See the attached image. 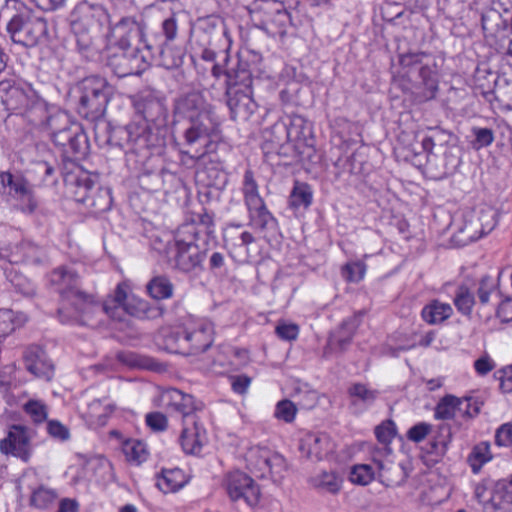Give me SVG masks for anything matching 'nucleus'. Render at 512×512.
<instances>
[{
  "label": "nucleus",
  "instance_id": "obj_1",
  "mask_svg": "<svg viewBox=\"0 0 512 512\" xmlns=\"http://www.w3.org/2000/svg\"><path fill=\"white\" fill-rule=\"evenodd\" d=\"M135 118L125 126L111 127L106 144L134 153L161 149L166 144L168 108L160 92L144 89L131 96Z\"/></svg>",
  "mask_w": 512,
  "mask_h": 512
},
{
  "label": "nucleus",
  "instance_id": "obj_9",
  "mask_svg": "<svg viewBox=\"0 0 512 512\" xmlns=\"http://www.w3.org/2000/svg\"><path fill=\"white\" fill-rule=\"evenodd\" d=\"M220 122L214 111H204L200 117L189 121V126L184 131L185 144L194 148V153L183 151L191 159L200 160L204 158L211 145V138L218 135Z\"/></svg>",
  "mask_w": 512,
  "mask_h": 512
},
{
  "label": "nucleus",
  "instance_id": "obj_57",
  "mask_svg": "<svg viewBox=\"0 0 512 512\" xmlns=\"http://www.w3.org/2000/svg\"><path fill=\"white\" fill-rule=\"evenodd\" d=\"M350 481L359 485H367L374 478L373 469L369 465H356L351 469Z\"/></svg>",
  "mask_w": 512,
  "mask_h": 512
},
{
  "label": "nucleus",
  "instance_id": "obj_8",
  "mask_svg": "<svg viewBox=\"0 0 512 512\" xmlns=\"http://www.w3.org/2000/svg\"><path fill=\"white\" fill-rule=\"evenodd\" d=\"M79 93L77 112L83 118L95 121L104 116L112 87L98 75L84 78L77 84Z\"/></svg>",
  "mask_w": 512,
  "mask_h": 512
},
{
  "label": "nucleus",
  "instance_id": "obj_23",
  "mask_svg": "<svg viewBox=\"0 0 512 512\" xmlns=\"http://www.w3.org/2000/svg\"><path fill=\"white\" fill-rule=\"evenodd\" d=\"M204 111H213L208 108L205 103L203 95L199 92L193 91L186 93L176 99L174 105V112L178 116L187 118L189 121L200 117Z\"/></svg>",
  "mask_w": 512,
  "mask_h": 512
},
{
  "label": "nucleus",
  "instance_id": "obj_54",
  "mask_svg": "<svg viewBox=\"0 0 512 512\" xmlns=\"http://www.w3.org/2000/svg\"><path fill=\"white\" fill-rule=\"evenodd\" d=\"M367 266L363 261L348 262L342 267V277L347 282L358 283L366 273Z\"/></svg>",
  "mask_w": 512,
  "mask_h": 512
},
{
  "label": "nucleus",
  "instance_id": "obj_10",
  "mask_svg": "<svg viewBox=\"0 0 512 512\" xmlns=\"http://www.w3.org/2000/svg\"><path fill=\"white\" fill-rule=\"evenodd\" d=\"M64 181L75 201L97 211H105L110 207L109 192L101 189L89 173L79 170L78 174L65 175Z\"/></svg>",
  "mask_w": 512,
  "mask_h": 512
},
{
  "label": "nucleus",
  "instance_id": "obj_62",
  "mask_svg": "<svg viewBox=\"0 0 512 512\" xmlns=\"http://www.w3.org/2000/svg\"><path fill=\"white\" fill-rule=\"evenodd\" d=\"M178 15L173 13L163 20L161 29L165 40L163 42L170 43L175 40L178 32Z\"/></svg>",
  "mask_w": 512,
  "mask_h": 512
},
{
  "label": "nucleus",
  "instance_id": "obj_21",
  "mask_svg": "<svg viewBox=\"0 0 512 512\" xmlns=\"http://www.w3.org/2000/svg\"><path fill=\"white\" fill-rule=\"evenodd\" d=\"M25 368L35 377L50 381L54 375V366L46 352L37 345L26 348L23 354Z\"/></svg>",
  "mask_w": 512,
  "mask_h": 512
},
{
  "label": "nucleus",
  "instance_id": "obj_24",
  "mask_svg": "<svg viewBox=\"0 0 512 512\" xmlns=\"http://www.w3.org/2000/svg\"><path fill=\"white\" fill-rule=\"evenodd\" d=\"M299 449L308 459L321 460L332 451V444L326 434L307 433L300 440Z\"/></svg>",
  "mask_w": 512,
  "mask_h": 512
},
{
  "label": "nucleus",
  "instance_id": "obj_42",
  "mask_svg": "<svg viewBox=\"0 0 512 512\" xmlns=\"http://www.w3.org/2000/svg\"><path fill=\"white\" fill-rule=\"evenodd\" d=\"M124 310L139 319H152L161 315L160 308L151 306L147 301L142 299H130Z\"/></svg>",
  "mask_w": 512,
  "mask_h": 512
},
{
  "label": "nucleus",
  "instance_id": "obj_25",
  "mask_svg": "<svg viewBox=\"0 0 512 512\" xmlns=\"http://www.w3.org/2000/svg\"><path fill=\"white\" fill-rule=\"evenodd\" d=\"M182 425L180 444L184 452L193 455L199 454L206 441V430L199 420H196L195 424L184 423Z\"/></svg>",
  "mask_w": 512,
  "mask_h": 512
},
{
  "label": "nucleus",
  "instance_id": "obj_33",
  "mask_svg": "<svg viewBox=\"0 0 512 512\" xmlns=\"http://www.w3.org/2000/svg\"><path fill=\"white\" fill-rule=\"evenodd\" d=\"M481 24L486 38H498L508 27L507 20L494 8H488L483 11Z\"/></svg>",
  "mask_w": 512,
  "mask_h": 512
},
{
  "label": "nucleus",
  "instance_id": "obj_20",
  "mask_svg": "<svg viewBox=\"0 0 512 512\" xmlns=\"http://www.w3.org/2000/svg\"><path fill=\"white\" fill-rule=\"evenodd\" d=\"M164 397L168 400L167 407L182 415V424H195V421L199 420L197 412L203 409V403L196 401L192 395L173 388L168 390Z\"/></svg>",
  "mask_w": 512,
  "mask_h": 512
},
{
  "label": "nucleus",
  "instance_id": "obj_44",
  "mask_svg": "<svg viewBox=\"0 0 512 512\" xmlns=\"http://www.w3.org/2000/svg\"><path fill=\"white\" fill-rule=\"evenodd\" d=\"M492 459L489 442L475 445L468 456V463L473 473H478L482 466Z\"/></svg>",
  "mask_w": 512,
  "mask_h": 512
},
{
  "label": "nucleus",
  "instance_id": "obj_41",
  "mask_svg": "<svg viewBox=\"0 0 512 512\" xmlns=\"http://www.w3.org/2000/svg\"><path fill=\"white\" fill-rule=\"evenodd\" d=\"M378 394L377 390L370 389L362 383H354L348 388V395L354 406L362 405L366 408L374 403Z\"/></svg>",
  "mask_w": 512,
  "mask_h": 512
},
{
  "label": "nucleus",
  "instance_id": "obj_2",
  "mask_svg": "<svg viewBox=\"0 0 512 512\" xmlns=\"http://www.w3.org/2000/svg\"><path fill=\"white\" fill-rule=\"evenodd\" d=\"M49 283L60 295L62 306L57 313L63 324L88 325L93 315L110 313L108 303L101 304L93 294L79 288V276L70 267L55 268L49 274Z\"/></svg>",
  "mask_w": 512,
  "mask_h": 512
},
{
  "label": "nucleus",
  "instance_id": "obj_60",
  "mask_svg": "<svg viewBox=\"0 0 512 512\" xmlns=\"http://www.w3.org/2000/svg\"><path fill=\"white\" fill-rule=\"evenodd\" d=\"M18 208L25 214H33L38 208V200L35 196L33 187L26 190L25 194L17 198Z\"/></svg>",
  "mask_w": 512,
  "mask_h": 512
},
{
  "label": "nucleus",
  "instance_id": "obj_55",
  "mask_svg": "<svg viewBox=\"0 0 512 512\" xmlns=\"http://www.w3.org/2000/svg\"><path fill=\"white\" fill-rule=\"evenodd\" d=\"M296 413V405L288 399H283L276 404L274 416L285 423H291L294 421Z\"/></svg>",
  "mask_w": 512,
  "mask_h": 512
},
{
  "label": "nucleus",
  "instance_id": "obj_40",
  "mask_svg": "<svg viewBox=\"0 0 512 512\" xmlns=\"http://www.w3.org/2000/svg\"><path fill=\"white\" fill-rule=\"evenodd\" d=\"M118 360L133 368L150 371H160L162 369V364L155 359L134 352H121L118 354Z\"/></svg>",
  "mask_w": 512,
  "mask_h": 512
},
{
  "label": "nucleus",
  "instance_id": "obj_53",
  "mask_svg": "<svg viewBox=\"0 0 512 512\" xmlns=\"http://www.w3.org/2000/svg\"><path fill=\"white\" fill-rule=\"evenodd\" d=\"M474 303V295L470 292L468 287L460 286L457 289L454 298V305L456 306L457 310L463 315H469L472 311Z\"/></svg>",
  "mask_w": 512,
  "mask_h": 512
},
{
  "label": "nucleus",
  "instance_id": "obj_3",
  "mask_svg": "<svg viewBox=\"0 0 512 512\" xmlns=\"http://www.w3.org/2000/svg\"><path fill=\"white\" fill-rule=\"evenodd\" d=\"M429 131L430 134L421 139L420 150L409 149L406 159L418 168L425 167L432 177L441 179L457 170L461 163V151L450 132L440 128Z\"/></svg>",
  "mask_w": 512,
  "mask_h": 512
},
{
  "label": "nucleus",
  "instance_id": "obj_22",
  "mask_svg": "<svg viewBox=\"0 0 512 512\" xmlns=\"http://www.w3.org/2000/svg\"><path fill=\"white\" fill-rule=\"evenodd\" d=\"M175 255L172 267L183 273H190L197 268H202V263L207 256V249L200 246H174Z\"/></svg>",
  "mask_w": 512,
  "mask_h": 512
},
{
  "label": "nucleus",
  "instance_id": "obj_5",
  "mask_svg": "<svg viewBox=\"0 0 512 512\" xmlns=\"http://www.w3.org/2000/svg\"><path fill=\"white\" fill-rule=\"evenodd\" d=\"M46 110V102L30 86L15 79L0 81V116L4 112L27 116L38 125L43 122Z\"/></svg>",
  "mask_w": 512,
  "mask_h": 512
},
{
  "label": "nucleus",
  "instance_id": "obj_63",
  "mask_svg": "<svg viewBox=\"0 0 512 512\" xmlns=\"http://www.w3.org/2000/svg\"><path fill=\"white\" fill-rule=\"evenodd\" d=\"M431 430H432L431 424L426 423V422H419V423L415 424L414 426H412L407 431L406 436L410 441L419 443L426 438V436L431 432Z\"/></svg>",
  "mask_w": 512,
  "mask_h": 512
},
{
  "label": "nucleus",
  "instance_id": "obj_30",
  "mask_svg": "<svg viewBox=\"0 0 512 512\" xmlns=\"http://www.w3.org/2000/svg\"><path fill=\"white\" fill-rule=\"evenodd\" d=\"M185 324L172 327L163 333V345L170 353L189 356Z\"/></svg>",
  "mask_w": 512,
  "mask_h": 512
},
{
  "label": "nucleus",
  "instance_id": "obj_35",
  "mask_svg": "<svg viewBox=\"0 0 512 512\" xmlns=\"http://www.w3.org/2000/svg\"><path fill=\"white\" fill-rule=\"evenodd\" d=\"M71 29L75 37L78 51L86 58L93 57L97 52L95 39L98 33L83 27L77 30L76 24L73 23H71Z\"/></svg>",
  "mask_w": 512,
  "mask_h": 512
},
{
  "label": "nucleus",
  "instance_id": "obj_51",
  "mask_svg": "<svg viewBox=\"0 0 512 512\" xmlns=\"http://www.w3.org/2000/svg\"><path fill=\"white\" fill-rule=\"evenodd\" d=\"M123 452L129 461L141 463L146 460V445L139 440H127L123 443Z\"/></svg>",
  "mask_w": 512,
  "mask_h": 512
},
{
  "label": "nucleus",
  "instance_id": "obj_27",
  "mask_svg": "<svg viewBox=\"0 0 512 512\" xmlns=\"http://www.w3.org/2000/svg\"><path fill=\"white\" fill-rule=\"evenodd\" d=\"M283 129L287 141L296 143L297 148H300L301 144H308V142L313 141L311 125L301 115L293 114L289 116V121L283 125Z\"/></svg>",
  "mask_w": 512,
  "mask_h": 512
},
{
  "label": "nucleus",
  "instance_id": "obj_43",
  "mask_svg": "<svg viewBox=\"0 0 512 512\" xmlns=\"http://www.w3.org/2000/svg\"><path fill=\"white\" fill-rule=\"evenodd\" d=\"M462 402L460 398L453 395L444 396L435 407V418L441 420H449L454 418L456 412L461 413Z\"/></svg>",
  "mask_w": 512,
  "mask_h": 512
},
{
  "label": "nucleus",
  "instance_id": "obj_59",
  "mask_svg": "<svg viewBox=\"0 0 512 512\" xmlns=\"http://www.w3.org/2000/svg\"><path fill=\"white\" fill-rule=\"evenodd\" d=\"M162 173V170L158 172L142 173L139 177L141 187L151 192L158 191L163 183Z\"/></svg>",
  "mask_w": 512,
  "mask_h": 512
},
{
  "label": "nucleus",
  "instance_id": "obj_39",
  "mask_svg": "<svg viewBox=\"0 0 512 512\" xmlns=\"http://www.w3.org/2000/svg\"><path fill=\"white\" fill-rule=\"evenodd\" d=\"M146 289L152 298L163 300L173 296L174 285L167 276L158 275L147 283Z\"/></svg>",
  "mask_w": 512,
  "mask_h": 512
},
{
  "label": "nucleus",
  "instance_id": "obj_45",
  "mask_svg": "<svg viewBox=\"0 0 512 512\" xmlns=\"http://www.w3.org/2000/svg\"><path fill=\"white\" fill-rule=\"evenodd\" d=\"M172 238L174 240V246H199V230L191 223L181 225L178 228L176 235Z\"/></svg>",
  "mask_w": 512,
  "mask_h": 512
},
{
  "label": "nucleus",
  "instance_id": "obj_26",
  "mask_svg": "<svg viewBox=\"0 0 512 512\" xmlns=\"http://www.w3.org/2000/svg\"><path fill=\"white\" fill-rule=\"evenodd\" d=\"M145 49L151 53L157 52L160 56L162 66L166 69L179 68L184 62V50L180 47H174L170 45V43L145 42Z\"/></svg>",
  "mask_w": 512,
  "mask_h": 512
},
{
  "label": "nucleus",
  "instance_id": "obj_50",
  "mask_svg": "<svg viewBox=\"0 0 512 512\" xmlns=\"http://www.w3.org/2000/svg\"><path fill=\"white\" fill-rule=\"evenodd\" d=\"M496 482L491 479H484L475 484L474 498L482 505L483 512L488 511V505L492 504V492Z\"/></svg>",
  "mask_w": 512,
  "mask_h": 512
},
{
  "label": "nucleus",
  "instance_id": "obj_47",
  "mask_svg": "<svg viewBox=\"0 0 512 512\" xmlns=\"http://www.w3.org/2000/svg\"><path fill=\"white\" fill-rule=\"evenodd\" d=\"M22 314L17 315L11 309H0V337H6L12 333L17 326L24 323Z\"/></svg>",
  "mask_w": 512,
  "mask_h": 512
},
{
  "label": "nucleus",
  "instance_id": "obj_46",
  "mask_svg": "<svg viewBox=\"0 0 512 512\" xmlns=\"http://www.w3.org/2000/svg\"><path fill=\"white\" fill-rule=\"evenodd\" d=\"M58 499L56 490L45 488L43 486L32 492L30 497V506L37 509H46L53 506Z\"/></svg>",
  "mask_w": 512,
  "mask_h": 512
},
{
  "label": "nucleus",
  "instance_id": "obj_15",
  "mask_svg": "<svg viewBox=\"0 0 512 512\" xmlns=\"http://www.w3.org/2000/svg\"><path fill=\"white\" fill-rule=\"evenodd\" d=\"M225 487L229 498L234 502L242 500L249 507H254L259 502L260 489L244 472L233 471L227 474Z\"/></svg>",
  "mask_w": 512,
  "mask_h": 512
},
{
  "label": "nucleus",
  "instance_id": "obj_29",
  "mask_svg": "<svg viewBox=\"0 0 512 512\" xmlns=\"http://www.w3.org/2000/svg\"><path fill=\"white\" fill-rule=\"evenodd\" d=\"M45 257L43 248L39 247L35 243L23 240L16 244L11 251L10 262H26L31 264L42 263Z\"/></svg>",
  "mask_w": 512,
  "mask_h": 512
},
{
  "label": "nucleus",
  "instance_id": "obj_56",
  "mask_svg": "<svg viewBox=\"0 0 512 512\" xmlns=\"http://www.w3.org/2000/svg\"><path fill=\"white\" fill-rule=\"evenodd\" d=\"M24 411L31 417L34 423H42L48 417L47 406L38 400H29L24 405Z\"/></svg>",
  "mask_w": 512,
  "mask_h": 512
},
{
  "label": "nucleus",
  "instance_id": "obj_58",
  "mask_svg": "<svg viewBox=\"0 0 512 512\" xmlns=\"http://www.w3.org/2000/svg\"><path fill=\"white\" fill-rule=\"evenodd\" d=\"M396 433V425L392 420H385L375 428L377 440L384 445H389Z\"/></svg>",
  "mask_w": 512,
  "mask_h": 512
},
{
  "label": "nucleus",
  "instance_id": "obj_64",
  "mask_svg": "<svg viewBox=\"0 0 512 512\" xmlns=\"http://www.w3.org/2000/svg\"><path fill=\"white\" fill-rule=\"evenodd\" d=\"M495 444L499 447H507L512 444V423L500 425L495 431Z\"/></svg>",
  "mask_w": 512,
  "mask_h": 512
},
{
  "label": "nucleus",
  "instance_id": "obj_13",
  "mask_svg": "<svg viewBox=\"0 0 512 512\" xmlns=\"http://www.w3.org/2000/svg\"><path fill=\"white\" fill-rule=\"evenodd\" d=\"M248 461L251 471L256 477L271 478L274 482L283 477V472L286 469L284 457L266 447L252 449Z\"/></svg>",
  "mask_w": 512,
  "mask_h": 512
},
{
  "label": "nucleus",
  "instance_id": "obj_18",
  "mask_svg": "<svg viewBox=\"0 0 512 512\" xmlns=\"http://www.w3.org/2000/svg\"><path fill=\"white\" fill-rule=\"evenodd\" d=\"M247 10L251 16H255L262 24H275L284 27L290 19L283 2L278 0H254Z\"/></svg>",
  "mask_w": 512,
  "mask_h": 512
},
{
  "label": "nucleus",
  "instance_id": "obj_37",
  "mask_svg": "<svg viewBox=\"0 0 512 512\" xmlns=\"http://www.w3.org/2000/svg\"><path fill=\"white\" fill-rule=\"evenodd\" d=\"M358 327V319L356 317H350L345 319L337 333L331 338V346L337 348L340 351H344L352 342L354 333Z\"/></svg>",
  "mask_w": 512,
  "mask_h": 512
},
{
  "label": "nucleus",
  "instance_id": "obj_28",
  "mask_svg": "<svg viewBox=\"0 0 512 512\" xmlns=\"http://www.w3.org/2000/svg\"><path fill=\"white\" fill-rule=\"evenodd\" d=\"M489 512H512V478L497 481L493 487L492 504L488 505Z\"/></svg>",
  "mask_w": 512,
  "mask_h": 512
},
{
  "label": "nucleus",
  "instance_id": "obj_14",
  "mask_svg": "<svg viewBox=\"0 0 512 512\" xmlns=\"http://www.w3.org/2000/svg\"><path fill=\"white\" fill-rule=\"evenodd\" d=\"M120 51L108 57L107 65L119 78L140 75L148 66L140 48H119Z\"/></svg>",
  "mask_w": 512,
  "mask_h": 512
},
{
  "label": "nucleus",
  "instance_id": "obj_31",
  "mask_svg": "<svg viewBox=\"0 0 512 512\" xmlns=\"http://www.w3.org/2000/svg\"><path fill=\"white\" fill-rule=\"evenodd\" d=\"M249 214V225L260 230L271 229L276 226L277 221L267 209L263 199L246 205Z\"/></svg>",
  "mask_w": 512,
  "mask_h": 512
},
{
  "label": "nucleus",
  "instance_id": "obj_17",
  "mask_svg": "<svg viewBox=\"0 0 512 512\" xmlns=\"http://www.w3.org/2000/svg\"><path fill=\"white\" fill-rule=\"evenodd\" d=\"M31 439L30 429L23 425H12L7 436L0 441V451L28 462L32 452Z\"/></svg>",
  "mask_w": 512,
  "mask_h": 512
},
{
  "label": "nucleus",
  "instance_id": "obj_34",
  "mask_svg": "<svg viewBox=\"0 0 512 512\" xmlns=\"http://www.w3.org/2000/svg\"><path fill=\"white\" fill-rule=\"evenodd\" d=\"M188 483L185 473L179 468L162 469L161 476L157 479V487L163 493L176 492Z\"/></svg>",
  "mask_w": 512,
  "mask_h": 512
},
{
  "label": "nucleus",
  "instance_id": "obj_52",
  "mask_svg": "<svg viewBox=\"0 0 512 512\" xmlns=\"http://www.w3.org/2000/svg\"><path fill=\"white\" fill-rule=\"evenodd\" d=\"M242 191L245 205L263 199L259 194L258 184L254 178V173L250 169L246 170L244 173Z\"/></svg>",
  "mask_w": 512,
  "mask_h": 512
},
{
  "label": "nucleus",
  "instance_id": "obj_32",
  "mask_svg": "<svg viewBox=\"0 0 512 512\" xmlns=\"http://www.w3.org/2000/svg\"><path fill=\"white\" fill-rule=\"evenodd\" d=\"M32 185L21 175L10 172H0V195H6L14 200L25 194Z\"/></svg>",
  "mask_w": 512,
  "mask_h": 512
},
{
  "label": "nucleus",
  "instance_id": "obj_12",
  "mask_svg": "<svg viewBox=\"0 0 512 512\" xmlns=\"http://www.w3.org/2000/svg\"><path fill=\"white\" fill-rule=\"evenodd\" d=\"M145 26L135 17H122L118 22L110 26L107 35L110 43L118 48H145L148 42L144 33Z\"/></svg>",
  "mask_w": 512,
  "mask_h": 512
},
{
  "label": "nucleus",
  "instance_id": "obj_36",
  "mask_svg": "<svg viewBox=\"0 0 512 512\" xmlns=\"http://www.w3.org/2000/svg\"><path fill=\"white\" fill-rule=\"evenodd\" d=\"M452 313L453 309L450 304L433 300L423 307L421 316L428 324L435 325L448 319Z\"/></svg>",
  "mask_w": 512,
  "mask_h": 512
},
{
  "label": "nucleus",
  "instance_id": "obj_48",
  "mask_svg": "<svg viewBox=\"0 0 512 512\" xmlns=\"http://www.w3.org/2000/svg\"><path fill=\"white\" fill-rule=\"evenodd\" d=\"M312 484L319 489L336 494L340 490V480L336 473L323 471L311 479Z\"/></svg>",
  "mask_w": 512,
  "mask_h": 512
},
{
  "label": "nucleus",
  "instance_id": "obj_16",
  "mask_svg": "<svg viewBox=\"0 0 512 512\" xmlns=\"http://www.w3.org/2000/svg\"><path fill=\"white\" fill-rule=\"evenodd\" d=\"M71 23L76 24V29H89L99 33L102 27L109 23V14L100 4L82 1L78 3L72 14Z\"/></svg>",
  "mask_w": 512,
  "mask_h": 512
},
{
  "label": "nucleus",
  "instance_id": "obj_4",
  "mask_svg": "<svg viewBox=\"0 0 512 512\" xmlns=\"http://www.w3.org/2000/svg\"><path fill=\"white\" fill-rule=\"evenodd\" d=\"M262 57L258 52L249 50L239 55L237 68L226 72V102L233 120H248L257 110L253 99V73L258 71Z\"/></svg>",
  "mask_w": 512,
  "mask_h": 512
},
{
  "label": "nucleus",
  "instance_id": "obj_7",
  "mask_svg": "<svg viewBox=\"0 0 512 512\" xmlns=\"http://www.w3.org/2000/svg\"><path fill=\"white\" fill-rule=\"evenodd\" d=\"M403 68L418 70L419 82L415 92V101L424 103L434 99L439 89V66L435 56L427 52H408L399 56Z\"/></svg>",
  "mask_w": 512,
  "mask_h": 512
},
{
  "label": "nucleus",
  "instance_id": "obj_38",
  "mask_svg": "<svg viewBox=\"0 0 512 512\" xmlns=\"http://www.w3.org/2000/svg\"><path fill=\"white\" fill-rule=\"evenodd\" d=\"M313 201V190L306 182L295 181L289 195V206L293 209L310 207Z\"/></svg>",
  "mask_w": 512,
  "mask_h": 512
},
{
  "label": "nucleus",
  "instance_id": "obj_61",
  "mask_svg": "<svg viewBox=\"0 0 512 512\" xmlns=\"http://www.w3.org/2000/svg\"><path fill=\"white\" fill-rule=\"evenodd\" d=\"M172 236L169 234H164L162 236L160 235H153L151 237V248L158 252L161 255H169L170 250L174 247V244L172 245Z\"/></svg>",
  "mask_w": 512,
  "mask_h": 512
},
{
  "label": "nucleus",
  "instance_id": "obj_6",
  "mask_svg": "<svg viewBox=\"0 0 512 512\" xmlns=\"http://www.w3.org/2000/svg\"><path fill=\"white\" fill-rule=\"evenodd\" d=\"M52 142L61 149L65 160L84 158L89 150L88 137L79 123L70 120L65 112L57 111L43 119Z\"/></svg>",
  "mask_w": 512,
  "mask_h": 512
},
{
  "label": "nucleus",
  "instance_id": "obj_19",
  "mask_svg": "<svg viewBox=\"0 0 512 512\" xmlns=\"http://www.w3.org/2000/svg\"><path fill=\"white\" fill-rule=\"evenodd\" d=\"M189 355H197L208 350L214 342V325L208 320L185 323Z\"/></svg>",
  "mask_w": 512,
  "mask_h": 512
},
{
  "label": "nucleus",
  "instance_id": "obj_11",
  "mask_svg": "<svg viewBox=\"0 0 512 512\" xmlns=\"http://www.w3.org/2000/svg\"><path fill=\"white\" fill-rule=\"evenodd\" d=\"M7 32L15 44L32 47L46 35L47 23L23 8L10 17L7 22Z\"/></svg>",
  "mask_w": 512,
  "mask_h": 512
},
{
  "label": "nucleus",
  "instance_id": "obj_49",
  "mask_svg": "<svg viewBox=\"0 0 512 512\" xmlns=\"http://www.w3.org/2000/svg\"><path fill=\"white\" fill-rule=\"evenodd\" d=\"M471 134L473 139L470 141V144L476 151L490 146L495 139L494 131L487 127L473 126Z\"/></svg>",
  "mask_w": 512,
  "mask_h": 512
}]
</instances>
